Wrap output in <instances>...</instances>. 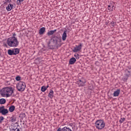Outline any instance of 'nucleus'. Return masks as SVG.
I'll return each instance as SVG.
<instances>
[{
	"label": "nucleus",
	"instance_id": "obj_34",
	"mask_svg": "<svg viewBox=\"0 0 131 131\" xmlns=\"http://www.w3.org/2000/svg\"><path fill=\"white\" fill-rule=\"evenodd\" d=\"M128 70L129 71H130V72L131 73V68H130V67H128Z\"/></svg>",
	"mask_w": 131,
	"mask_h": 131
},
{
	"label": "nucleus",
	"instance_id": "obj_4",
	"mask_svg": "<svg viewBox=\"0 0 131 131\" xmlns=\"http://www.w3.org/2000/svg\"><path fill=\"white\" fill-rule=\"evenodd\" d=\"M95 126L97 129H103L105 127V122L102 120H98L95 122Z\"/></svg>",
	"mask_w": 131,
	"mask_h": 131
},
{
	"label": "nucleus",
	"instance_id": "obj_26",
	"mask_svg": "<svg viewBox=\"0 0 131 131\" xmlns=\"http://www.w3.org/2000/svg\"><path fill=\"white\" fill-rule=\"evenodd\" d=\"M15 79L17 81H19V80H21V77L18 76L15 78Z\"/></svg>",
	"mask_w": 131,
	"mask_h": 131
},
{
	"label": "nucleus",
	"instance_id": "obj_38",
	"mask_svg": "<svg viewBox=\"0 0 131 131\" xmlns=\"http://www.w3.org/2000/svg\"><path fill=\"white\" fill-rule=\"evenodd\" d=\"M1 55H2V54H1V52H0V57H1Z\"/></svg>",
	"mask_w": 131,
	"mask_h": 131
},
{
	"label": "nucleus",
	"instance_id": "obj_8",
	"mask_svg": "<svg viewBox=\"0 0 131 131\" xmlns=\"http://www.w3.org/2000/svg\"><path fill=\"white\" fill-rule=\"evenodd\" d=\"M0 113L2 115H7L9 113V111L5 108V106H0Z\"/></svg>",
	"mask_w": 131,
	"mask_h": 131
},
{
	"label": "nucleus",
	"instance_id": "obj_29",
	"mask_svg": "<svg viewBox=\"0 0 131 131\" xmlns=\"http://www.w3.org/2000/svg\"><path fill=\"white\" fill-rule=\"evenodd\" d=\"M74 57H75L76 59H79V54H75Z\"/></svg>",
	"mask_w": 131,
	"mask_h": 131
},
{
	"label": "nucleus",
	"instance_id": "obj_25",
	"mask_svg": "<svg viewBox=\"0 0 131 131\" xmlns=\"http://www.w3.org/2000/svg\"><path fill=\"white\" fill-rule=\"evenodd\" d=\"M12 2L11 0H5V2H4L5 5H8V4H10Z\"/></svg>",
	"mask_w": 131,
	"mask_h": 131
},
{
	"label": "nucleus",
	"instance_id": "obj_5",
	"mask_svg": "<svg viewBox=\"0 0 131 131\" xmlns=\"http://www.w3.org/2000/svg\"><path fill=\"white\" fill-rule=\"evenodd\" d=\"M26 88V84L24 82L20 81L16 85V88L19 92H24Z\"/></svg>",
	"mask_w": 131,
	"mask_h": 131
},
{
	"label": "nucleus",
	"instance_id": "obj_10",
	"mask_svg": "<svg viewBox=\"0 0 131 131\" xmlns=\"http://www.w3.org/2000/svg\"><path fill=\"white\" fill-rule=\"evenodd\" d=\"M13 8L14 5L13 4H9L6 7V10L8 12H10V11H12V10H13Z\"/></svg>",
	"mask_w": 131,
	"mask_h": 131
},
{
	"label": "nucleus",
	"instance_id": "obj_12",
	"mask_svg": "<svg viewBox=\"0 0 131 131\" xmlns=\"http://www.w3.org/2000/svg\"><path fill=\"white\" fill-rule=\"evenodd\" d=\"M45 32H46V28L42 27L40 29L39 31V34H40V35H42V34H43Z\"/></svg>",
	"mask_w": 131,
	"mask_h": 131
},
{
	"label": "nucleus",
	"instance_id": "obj_21",
	"mask_svg": "<svg viewBox=\"0 0 131 131\" xmlns=\"http://www.w3.org/2000/svg\"><path fill=\"white\" fill-rule=\"evenodd\" d=\"M0 104H6V100L4 98L0 99Z\"/></svg>",
	"mask_w": 131,
	"mask_h": 131
},
{
	"label": "nucleus",
	"instance_id": "obj_2",
	"mask_svg": "<svg viewBox=\"0 0 131 131\" xmlns=\"http://www.w3.org/2000/svg\"><path fill=\"white\" fill-rule=\"evenodd\" d=\"M10 47V48H17L19 46V41L17 37H10L7 40V43L4 44V46Z\"/></svg>",
	"mask_w": 131,
	"mask_h": 131
},
{
	"label": "nucleus",
	"instance_id": "obj_16",
	"mask_svg": "<svg viewBox=\"0 0 131 131\" xmlns=\"http://www.w3.org/2000/svg\"><path fill=\"white\" fill-rule=\"evenodd\" d=\"M56 31H57V29H55L54 30H51L47 33V35L49 36H50V35H53L54 34V33H55V32H56Z\"/></svg>",
	"mask_w": 131,
	"mask_h": 131
},
{
	"label": "nucleus",
	"instance_id": "obj_24",
	"mask_svg": "<svg viewBox=\"0 0 131 131\" xmlns=\"http://www.w3.org/2000/svg\"><path fill=\"white\" fill-rule=\"evenodd\" d=\"M11 122H15L16 121V118L12 117L10 120Z\"/></svg>",
	"mask_w": 131,
	"mask_h": 131
},
{
	"label": "nucleus",
	"instance_id": "obj_18",
	"mask_svg": "<svg viewBox=\"0 0 131 131\" xmlns=\"http://www.w3.org/2000/svg\"><path fill=\"white\" fill-rule=\"evenodd\" d=\"M125 76H126V77H129V76H130V71H129L128 69H126L125 71Z\"/></svg>",
	"mask_w": 131,
	"mask_h": 131
},
{
	"label": "nucleus",
	"instance_id": "obj_17",
	"mask_svg": "<svg viewBox=\"0 0 131 131\" xmlns=\"http://www.w3.org/2000/svg\"><path fill=\"white\" fill-rule=\"evenodd\" d=\"M8 54L9 56H14L15 55L14 53V50L12 49H9L8 50Z\"/></svg>",
	"mask_w": 131,
	"mask_h": 131
},
{
	"label": "nucleus",
	"instance_id": "obj_7",
	"mask_svg": "<svg viewBox=\"0 0 131 131\" xmlns=\"http://www.w3.org/2000/svg\"><path fill=\"white\" fill-rule=\"evenodd\" d=\"M81 49H82V43H80L78 46L76 45V47L73 49V52L74 53H77V52L81 51Z\"/></svg>",
	"mask_w": 131,
	"mask_h": 131
},
{
	"label": "nucleus",
	"instance_id": "obj_6",
	"mask_svg": "<svg viewBox=\"0 0 131 131\" xmlns=\"http://www.w3.org/2000/svg\"><path fill=\"white\" fill-rule=\"evenodd\" d=\"M86 83V80L84 77H82L81 79H78L77 83L79 86H84V84Z\"/></svg>",
	"mask_w": 131,
	"mask_h": 131
},
{
	"label": "nucleus",
	"instance_id": "obj_33",
	"mask_svg": "<svg viewBox=\"0 0 131 131\" xmlns=\"http://www.w3.org/2000/svg\"><path fill=\"white\" fill-rule=\"evenodd\" d=\"M16 33H13L12 34V36L11 37H16Z\"/></svg>",
	"mask_w": 131,
	"mask_h": 131
},
{
	"label": "nucleus",
	"instance_id": "obj_36",
	"mask_svg": "<svg viewBox=\"0 0 131 131\" xmlns=\"http://www.w3.org/2000/svg\"><path fill=\"white\" fill-rule=\"evenodd\" d=\"M16 131H20V129L17 128V129H16Z\"/></svg>",
	"mask_w": 131,
	"mask_h": 131
},
{
	"label": "nucleus",
	"instance_id": "obj_37",
	"mask_svg": "<svg viewBox=\"0 0 131 131\" xmlns=\"http://www.w3.org/2000/svg\"><path fill=\"white\" fill-rule=\"evenodd\" d=\"M46 88H47V89L48 88H49V85H48L47 86H46Z\"/></svg>",
	"mask_w": 131,
	"mask_h": 131
},
{
	"label": "nucleus",
	"instance_id": "obj_22",
	"mask_svg": "<svg viewBox=\"0 0 131 131\" xmlns=\"http://www.w3.org/2000/svg\"><path fill=\"white\" fill-rule=\"evenodd\" d=\"M41 92H46V91H47V87H46L45 86H42L41 88Z\"/></svg>",
	"mask_w": 131,
	"mask_h": 131
},
{
	"label": "nucleus",
	"instance_id": "obj_1",
	"mask_svg": "<svg viewBox=\"0 0 131 131\" xmlns=\"http://www.w3.org/2000/svg\"><path fill=\"white\" fill-rule=\"evenodd\" d=\"M60 42H62V38L56 35H53L51 38V41H49L48 43V47L51 50L54 49L55 48L61 47V46L59 45Z\"/></svg>",
	"mask_w": 131,
	"mask_h": 131
},
{
	"label": "nucleus",
	"instance_id": "obj_14",
	"mask_svg": "<svg viewBox=\"0 0 131 131\" xmlns=\"http://www.w3.org/2000/svg\"><path fill=\"white\" fill-rule=\"evenodd\" d=\"M67 38V31H64L62 36V40H66V38Z\"/></svg>",
	"mask_w": 131,
	"mask_h": 131
},
{
	"label": "nucleus",
	"instance_id": "obj_3",
	"mask_svg": "<svg viewBox=\"0 0 131 131\" xmlns=\"http://www.w3.org/2000/svg\"><path fill=\"white\" fill-rule=\"evenodd\" d=\"M13 93L14 90L11 86L6 87L0 91V95L2 97H6V98L11 97Z\"/></svg>",
	"mask_w": 131,
	"mask_h": 131
},
{
	"label": "nucleus",
	"instance_id": "obj_32",
	"mask_svg": "<svg viewBox=\"0 0 131 131\" xmlns=\"http://www.w3.org/2000/svg\"><path fill=\"white\" fill-rule=\"evenodd\" d=\"M24 0H17V3L18 4H20V3H21V2H24Z\"/></svg>",
	"mask_w": 131,
	"mask_h": 131
},
{
	"label": "nucleus",
	"instance_id": "obj_23",
	"mask_svg": "<svg viewBox=\"0 0 131 131\" xmlns=\"http://www.w3.org/2000/svg\"><path fill=\"white\" fill-rule=\"evenodd\" d=\"M20 116H21V118H25V117H26V115H25V113H21L20 114Z\"/></svg>",
	"mask_w": 131,
	"mask_h": 131
},
{
	"label": "nucleus",
	"instance_id": "obj_13",
	"mask_svg": "<svg viewBox=\"0 0 131 131\" xmlns=\"http://www.w3.org/2000/svg\"><path fill=\"white\" fill-rule=\"evenodd\" d=\"M120 94V90L117 89L116 91L114 92L113 94L114 97H118Z\"/></svg>",
	"mask_w": 131,
	"mask_h": 131
},
{
	"label": "nucleus",
	"instance_id": "obj_35",
	"mask_svg": "<svg viewBox=\"0 0 131 131\" xmlns=\"http://www.w3.org/2000/svg\"><path fill=\"white\" fill-rule=\"evenodd\" d=\"M108 23H109V22L106 21V22L105 23L106 25H108Z\"/></svg>",
	"mask_w": 131,
	"mask_h": 131
},
{
	"label": "nucleus",
	"instance_id": "obj_9",
	"mask_svg": "<svg viewBox=\"0 0 131 131\" xmlns=\"http://www.w3.org/2000/svg\"><path fill=\"white\" fill-rule=\"evenodd\" d=\"M57 131H72L71 128L68 126H65L63 128H61L60 127H59Z\"/></svg>",
	"mask_w": 131,
	"mask_h": 131
},
{
	"label": "nucleus",
	"instance_id": "obj_28",
	"mask_svg": "<svg viewBox=\"0 0 131 131\" xmlns=\"http://www.w3.org/2000/svg\"><path fill=\"white\" fill-rule=\"evenodd\" d=\"M113 7L114 6H112V9L111 8V6L108 5V9L109 10V11H113Z\"/></svg>",
	"mask_w": 131,
	"mask_h": 131
},
{
	"label": "nucleus",
	"instance_id": "obj_20",
	"mask_svg": "<svg viewBox=\"0 0 131 131\" xmlns=\"http://www.w3.org/2000/svg\"><path fill=\"white\" fill-rule=\"evenodd\" d=\"M9 111L10 112H14V111H15V106L14 105H11L9 107Z\"/></svg>",
	"mask_w": 131,
	"mask_h": 131
},
{
	"label": "nucleus",
	"instance_id": "obj_30",
	"mask_svg": "<svg viewBox=\"0 0 131 131\" xmlns=\"http://www.w3.org/2000/svg\"><path fill=\"white\" fill-rule=\"evenodd\" d=\"M4 117H0V123H2V122H3V120H4Z\"/></svg>",
	"mask_w": 131,
	"mask_h": 131
},
{
	"label": "nucleus",
	"instance_id": "obj_15",
	"mask_svg": "<svg viewBox=\"0 0 131 131\" xmlns=\"http://www.w3.org/2000/svg\"><path fill=\"white\" fill-rule=\"evenodd\" d=\"M48 97H49L50 99H53V98H54V91L50 90L48 94Z\"/></svg>",
	"mask_w": 131,
	"mask_h": 131
},
{
	"label": "nucleus",
	"instance_id": "obj_31",
	"mask_svg": "<svg viewBox=\"0 0 131 131\" xmlns=\"http://www.w3.org/2000/svg\"><path fill=\"white\" fill-rule=\"evenodd\" d=\"M10 131H16L17 129V128H14L11 127V128H10Z\"/></svg>",
	"mask_w": 131,
	"mask_h": 131
},
{
	"label": "nucleus",
	"instance_id": "obj_27",
	"mask_svg": "<svg viewBox=\"0 0 131 131\" xmlns=\"http://www.w3.org/2000/svg\"><path fill=\"white\" fill-rule=\"evenodd\" d=\"M124 120H125V118H121V119L119 120L120 123H122Z\"/></svg>",
	"mask_w": 131,
	"mask_h": 131
},
{
	"label": "nucleus",
	"instance_id": "obj_19",
	"mask_svg": "<svg viewBox=\"0 0 131 131\" xmlns=\"http://www.w3.org/2000/svg\"><path fill=\"white\" fill-rule=\"evenodd\" d=\"M14 53V55H18L20 53V49L18 48L13 49Z\"/></svg>",
	"mask_w": 131,
	"mask_h": 131
},
{
	"label": "nucleus",
	"instance_id": "obj_11",
	"mask_svg": "<svg viewBox=\"0 0 131 131\" xmlns=\"http://www.w3.org/2000/svg\"><path fill=\"white\" fill-rule=\"evenodd\" d=\"M75 62H76V59H75L74 57H73L70 59L69 64L70 65H73Z\"/></svg>",
	"mask_w": 131,
	"mask_h": 131
}]
</instances>
